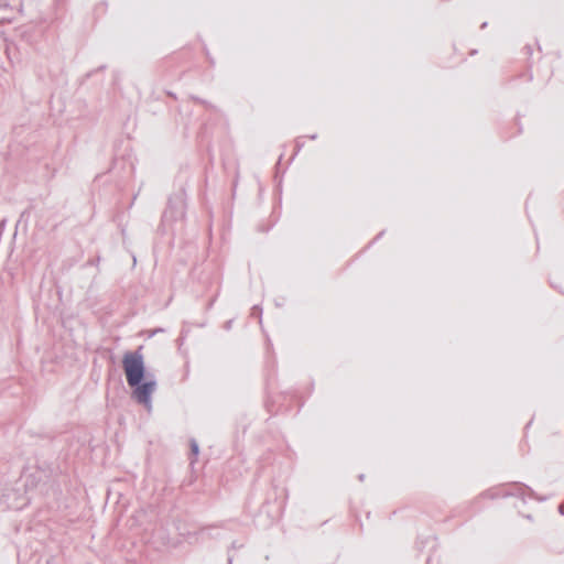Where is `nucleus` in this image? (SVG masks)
<instances>
[{
	"label": "nucleus",
	"instance_id": "1",
	"mask_svg": "<svg viewBox=\"0 0 564 564\" xmlns=\"http://www.w3.org/2000/svg\"><path fill=\"white\" fill-rule=\"evenodd\" d=\"M34 467L25 468L21 477L15 481V491L25 490L33 496L42 494L52 476L48 460H35Z\"/></svg>",
	"mask_w": 564,
	"mask_h": 564
},
{
	"label": "nucleus",
	"instance_id": "2",
	"mask_svg": "<svg viewBox=\"0 0 564 564\" xmlns=\"http://www.w3.org/2000/svg\"><path fill=\"white\" fill-rule=\"evenodd\" d=\"M518 497L522 500V502L527 501V498L530 499H536L539 501H545L547 500L546 496H538L534 490L522 484V482H512L508 486H501V487H494L488 490H485L480 496L479 499H497V498H505V497Z\"/></svg>",
	"mask_w": 564,
	"mask_h": 564
},
{
	"label": "nucleus",
	"instance_id": "3",
	"mask_svg": "<svg viewBox=\"0 0 564 564\" xmlns=\"http://www.w3.org/2000/svg\"><path fill=\"white\" fill-rule=\"evenodd\" d=\"M127 382L130 387L138 386L144 376L143 358L138 352H127L122 359Z\"/></svg>",
	"mask_w": 564,
	"mask_h": 564
},
{
	"label": "nucleus",
	"instance_id": "4",
	"mask_svg": "<svg viewBox=\"0 0 564 564\" xmlns=\"http://www.w3.org/2000/svg\"><path fill=\"white\" fill-rule=\"evenodd\" d=\"M3 497L6 499L8 508L21 510L29 506L35 496H33L31 492H26L25 490L15 491L14 484L11 489L7 490Z\"/></svg>",
	"mask_w": 564,
	"mask_h": 564
},
{
	"label": "nucleus",
	"instance_id": "5",
	"mask_svg": "<svg viewBox=\"0 0 564 564\" xmlns=\"http://www.w3.org/2000/svg\"><path fill=\"white\" fill-rule=\"evenodd\" d=\"M154 389H155L154 381H148L144 383L140 382L138 386L134 387L133 397L135 398V400L139 403L145 405L147 408H150L151 406L150 397L153 393Z\"/></svg>",
	"mask_w": 564,
	"mask_h": 564
},
{
	"label": "nucleus",
	"instance_id": "6",
	"mask_svg": "<svg viewBox=\"0 0 564 564\" xmlns=\"http://www.w3.org/2000/svg\"><path fill=\"white\" fill-rule=\"evenodd\" d=\"M243 547V543L242 542H238V541H232V543L230 544V547H229V554H228V564H232V561H234V556L230 554V551L231 550H239Z\"/></svg>",
	"mask_w": 564,
	"mask_h": 564
},
{
	"label": "nucleus",
	"instance_id": "7",
	"mask_svg": "<svg viewBox=\"0 0 564 564\" xmlns=\"http://www.w3.org/2000/svg\"><path fill=\"white\" fill-rule=\"evenodd\" d=\"M216 529H217L216 525L204 527V528L200 529V534L218 538L219 536L218 533L215 534V535L212 534V531H214Z\"/></svg>",
	"mask_w": 564,
	"mask_h": 564
},
{
	"label": "nucleus",
	"instance_id": "8",
	"mask_svg": "<svg viewBox=\"0 0 564 564\" xmlns=\"http://www.w3.org/2000/svg\"><path fill=\"white\" fill-rule=\"evenodd\" d=\"M198 446L195 442H191V455H198Z\"/></svg>",
	"mask_w": 564,
	"mask_h": 564
},
{
	"label": "nucleus",
	"instance_id": "9",
	"mask_svg": "<svg viewBox=\"0 0 564 564\" xmlns=\"http://www.w3.org/2000/svg\"><path fill=\"white\" fill-rule=\"evenodd\" d=\"M558 512L564 516V502L558 506Z\"/></svg>",
	"mask_w": 564,
	"mask_h": 564
},
{
	"label": "nucleus",
	"instance_id": "10",
	"mask_svg": "<svg viewBox=\"0 0 564 564\" xmlns=\"http://www.w3.org/2000/svg\"><path fill=\"white\" fill-rule=\"evenodd\" d=\"M202 460H198V459H195V460H191V467L192 469H194L195 465L200 463Z\"/></svg>",
	"mask_w": 564,
	"mask_h": 564
},
{
	"label": "nucleus",
	"instance_id": "11",
	"mask_svg": "<svg viewBox=\"0 0 564 564\" xmlns=\"http://www.w3.org/2000/svg\"><path fill=\"white\" fill-rule=\"evenodd\" d=\"M358 479H359L360 481H362V480L365 479V475H364V474H360V475L358 476Z\"/></svg>",
	"mask_w": 564,
	"mask_h": 564
},
{
	"label": "nucleus",
	"instance_id": "12",
	"mask_svg": "<svg viewBox=\"0 0 564 564\" xmlns=\"http://www.w3.org/2000/svg\"><path fill=\"white\" fill-rule=\"evenodd\" d=\"M280 490V494L283 495L285 497V488H281L279 489Z\"/></svg>",
	"mask_w": 564,
	"mask_h": 564
}]
</instances>
